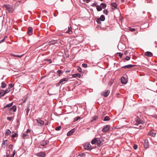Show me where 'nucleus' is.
Instances as JSON below:
<instances>
[{
	"instance_id": "nucleus-6",
	"label": "nucleus",
	"mask_w": 157,
	"mask_h": 157,
	"mask_svg": "<svg viewBox=\"0 0 157 157\" xmlns=\"http://www.w3.org/2000/svg\"><path fill=\"white\" fill-rule=\"evenodd\" d=\"M144 146V147L146 149L148 148L149 147V144L147 140L146 139L145 140Z\"/></svg>"
},
{
	"instance_id": "nucleus-46",
	"label": "nucleus",
	"mask_w": 157,
	"mask_h": 157,
	"mask_svg": "<svg viewBox=\"0 0 157 157\" xmlns=\"http://www.w3.org/2000/svg\"><path fill=\"white\" fill-rule=\"evenodd\" d=\"M129 28V30L131 32H134L136 30V29L134 28H132L131 27H130Z\"/></svg>"
},
{
	"instance_id": "nucleus-2",
	"label": "nucleus",
	"mask_w": 157,
	"mask_h": 157,
	"mask_svg": "<svg viewBox=\"0 0 157 157\" xmlns=\"http://www.w3.org/2000/svg\"><path fill=\"white\" fill-rule=\"evenodd\" d=\"M3 7L7 10L9 13H12L14 11L13 7L9 4L4 5Z\"/></svg>"
},
{
	"instance_id": "nucleus-52",
	"label": "nucleus",
	"mask_w": 157,
	"mask_h": 157,
	"mask_svg": "<svg viewBox=\"0 0 157 157\" xmlns=\"http://www.w3.org/2000/svg\"><path fill=\"white\" fill-rule=\"evenodd\" d=\"M117 54L118 55V56H119L121 58L122 57V56L123 55V54L121 53L120 52L117 53Z\"/></svg>"
},
{
	"instance_id": "nucleus-27",
	"label": "nucleus",
	"mask_w": 157,
	"mask_h": 157,
	"mask_svg": "<svg viewBox=\"0 0 157 157\" xmlns=\"http://www.w3.org/2000/svg\"><path fill=\"white\" fill-rule=\"evenodd\" d=\"M96 9L98 11H101L102 10L101 7L99 5L97 6Z\"/></svg>"
},
{
	"instance_id": "nucleus-55",
	"label": "nucleus",
	"mask_w": 157,
	"mask_h": 157,
	"mask_svg": "<svg viewBox=\"0 0 157 157\" xmlns=\"http://www.w3.org/2000/svg\"><path fill=\"white\" fill-rule=\"evenodd\" d=\"M83 0L84 1V2H86V3H89L90 1V0Z\"/></svg>"
},
{
	"instance_id": "nucleus-28",
	"label": "nucleus",
	"mask_w": 157,
	"mask_h": 157,
	"mask_svg": "<svg viewBox=\"0 0 157 157\" xmlns=\"http://www.w3.org/2000/svg\"><path fill=\"white\" fill-rule=\"evenodd\" d=\"M111 6L113 7L114 9L116 8L117 7V4L116 3H112L111 4Z\"/></svg>"
},
{
	"instance_id": "nucleus-43",
	"label": "nucleus",
	"mask_w": 157,
	"mask_h": 157,
	"mask_svg": "<svg viewBox=\"0 0 157 157\" xmlns=\"http://www.w3.org/2000/svg\"><path fill=\"white\" fill-rule=\"evenodd\" d=\"M97 2H95L94 3H93L92 5V6L93 7H95V6H96L97 7V6L98 5H97Z\"/></svg>"
},
{
	"instance_id": "nucleus-11",
	"label": "nucleus",
	"mask_w": 157,
	"mask_h": 157,
	"mask_svg": "<svg viewBox=\"0 0 157 157\" xmlns=\"http://www.w3.org/2000/svg\"><path fill=\"white\" fill-rule=\"evenodd\" d=\"M66 33L70 34L72 33V28L71 27H68V29L66 31Z\"/></svg>"
},
{
	"instance_id": "nucleus-20",
	"label": "nucleus",
	"mask_w": 157,
	"mask_h": 157,
	"mask_svg": "<svg viewBox=\"0 0 157 157\" xmlns=\"http://www.w3.org/2000/svg\"><path fill=\"white\" fill-rule=\"evenodd\" d=\"M17 107L16 106L14 105L13 106L12 108L10 109L9 110H12L13 112H15L16 111Z\"/></svg>"
},
{
	"instance_id": "nucleus-7",
	"label": "nucleus",
	"mask_w": 157,
	"mask_h": 157,
	"mask_svg": "<svg viewBox=\"0 0 157 157\" xmlns=\"http://www.w3.org/2000/svg\"><path fill=\"white\" fill-rule=\"evenodd\" d=\"M109 127L108 125H105L104 126L102 131L104 132H105L108 131L109 129Z\"/></svg>"
},
{
	"instance_id": "nucleus-63",
	"label": "nucleus",
	"mask_w": 157,
	"mask_h": 157,
	"mask_svg": "<svg viewBox=\"0 0 157 157\" xmlns=\"http://www.w3.org/2000/svg\"><path fill=\"white\" fill-rule=\"evenodd\" d=\"M27 41H28V43H29L30 42V40H27Z\"/></svg>"
},
{
	"instance_id": "nucleus-42",
	"label": "nucleus",
	"mask_w": 157,
	"mask_h": 157,
	"mask_svg": "<svg viewBox=\"0 0 157 157\" xmlns=\"http://www.w3.org/2000/svg\"><path fill=\"white\" fill-rule=\"evenodd\" d=\"M103 12L104 14L107 15L108 13V10L106 9H105L103 10Z\"/></svg>"
},
{
	"instance_id": "nucleus-15",
	"label": "nucleus",
	"mask_w": 157,
	"mask_h": 157,
	"mask_svg": "<svg viewBox=\"0 0 157 157\" xmlns=\"http://www.w3.org/2000/svg\"><path fill=\"white\" fill-rule=\"evenodd\" d=\"M28 33L30 35H31L33 33V29L31 27H29L28 29Z\"/></svg>"
},
{
	"instance_id": "nucleus-57",
	"label": "nucleus",
	"mask_w": 157,
	"mask_h": 157,
	"mask_svg": "<svg viewBox=\"0 0 157 157\" xmlns=\"http://www.w3.org/2000/svg\"><path fill=\"white\" fill-rule=\"evenodd\" d=\"M61 83V82H60V81H59V82L56 84V86H59Z\"/></svg>"
},
{
	"instance_id": "nucleus-18",
	"label": "nucleus",
	"mask_w": 157,
	"mask_h": 157,
	"mask_svg": "<svg viewBox=\"0 0 157 157\" xmlns=\"http://www.w3.org/2000/svg\"><path fill=\"white\" fill-rule=\"evenodd\" d=\"M69 78H64L62 79H60V82H61V83H62V84H63V82H66L68 81V80Z\"/></svg>"
},
{
	"instance_id": "nucleus-29",
	"label": "nucleus",
	"mask_w": 157,
	"mask_h": 157,
	"mask_svg": "<svg viewBox=\"0 0 157 157\" xmlns=\"http://www.w3.org/2000/svg\"><path fill=\"white\" fill-rule=\"evenodd\" d=\"M22 137L24 139H27L29 138V135L25 133L23 134Z\"/></svg>"
},
{
	"instance_id": "nucleus-62",
	"label": "nucleus",
	"mask_w": 157,
	"mask_h": 157,
	"mask_svg": "<svg viewBox=\"0 0 157 157\" xmlns=\"http://www.w3.org/2000/svg\"><path fill=\"white\" fill-rule=\"evenodd\" d=\"M7 38V36H5V37H4V38L3 39H4L5 40V39Z\"/></svg>"
},
{
	"instance_id": "nucleus-53",
	"label": "nucleus",
	"mask_w": 157,
	"mask_h": 157,
	"mask_svg": "<svg viewBox=\"0 0 157 157\" xmlns=\"http://www.w3.org/2000/svg\"><path fill=\"white\" fill-rule=\"evenodd\" d=\"M12 117H7V120L9 121H11L12 119Z\"/></svg>"
},
{
	"instance_id": "nucleus-17",
	"label": "nucleus",
	"mask_w": 157,
	"mask_h": 157,
	"mask_svg": "<svg viewBox=\"0 0 157 157\" xmlns=\"http://www.w3.org/2000/svg\"><path fill=\"white\" fill-rule=\"evenodd\" d=\"M11 56H13L15 57H17L18 58H20L22 57L23 56V54H22L21 55H15L13 54H11Z\"/></svg>"
},
{
	"instance_id": "nucleus-54",
	"label": "nucleus",
	"mask_w": 157,
	"mask_h": 157,
	"mask_svg": "<svg viewBox=\"0 0 157 157\" xmlns=\"http://www.w3.org/2000/svg\"><path fill=\"white\" fill-rule=\"evenodd\" d=\"M130 57L128 56H126L125 58V59L127 60H128L130 59Z\"/></svg>"
},
{
	"instance_id": "nucleus-64",
	"label": "nucleus",
	"mask_w": 157,
	"mask_h": 157,
	"mask_svg": "<svg viewBox=\"0 0 157 157\" xmlns=\"http://www.w3.org/2000/svg\"><path fill=\"white\" fill-rule=\"evenodd\" d=\"M43 12H45L46 13H47V11H46V10H44V11H43Z\"/></svg>"
},
{
	"instance_id": "nucleus-5",
	"label": "nucleus",
	"mask_w": 157,
	"mask_h": 157,
	"mask_svg": "<svg viewBox=\"0 0 157 157\" xmlns=\"http://www.w3.org/2000/svg\"><path fill=\"white\" fill-rule=\"evenodd\" d=\"M38 123V125L40 126H42L44 124V121L41 120L40 118H38L36 120Z\"/></svg>"
},
{
	"instance_id": "nucleus-58",
	"label": "nucleus",
	"mask_w": 157,
	"mask_h": 157,
	"mask_svg": "<svg viewBox=\"0 0 157 157\" xmlns=\"http://www.w3.org/2000/svg\"><path fill=\"white\" fill-rule=\"evenodd\" d=\"M47 61L49 63H51L52 62V60L51 59H48V60H47Z\"/></svg>"
},
{
	"instance_id": "nucleus-38",
	"label": "nucleus",
	"mask_w": 157,
	"mask_h": 157,
	"mask_svg": "<svg viewBox=\"0 0 157 157\" xmlns=\"http://www.w3.org/2000/svg\"><path fill=\"white\" fill-rule=\"evenodd\" d=\"M2 144L4 145L7 146L8 145L7 141V140H5L3 141L2 143Z\"/></svg>"
},
{
	"instance_id": "nucleus-41",
	"label": "nucleus",
	"mask_w": 157,
	"mask_h": 157,
	"mask_svg": "<svg viewBox=\"0 0 157 157\" xmlns=\"http://www.w3.org/2000/svg\"><path fill=\"white\" fill-rule=\"evenodd\" d=\"M80 117H75L74 119V122H75V121H77L79 119H80Z\"/></svg>"
},
{
	"instance_id": "nucleus-45",
	"label": "nucleus",
	"mask_w": 157,
	"mask_h": 157,
	"mask_svg": "<svg viewBox=\"0 0 157 157\" xmlns=\"http://www.w3.org/2000/svg\"><path fill=\"white\" fill-rule=\"evenodd\" d=\"M18 135L16 133H14L12 135L11 137L12 138H14L15 137H17V136Z\"/></svg>"
},
{
	"instance_id": "nucleus-37",
	"label": "nucleus",
	"mask_w": 157,
	"mask_h": 157,
	"mask_svg": "<svg viewBox=\"0 0 157 157\" xmlns=\"http://www.w3.org/2000/svg\"><path fill=\"white\" fill-rule=\"evenodd\" d=\"M25 110L26 111V115L27 116L28 115L29 113V111L30 109L28 107Z\"/></svg>"
},
{
	"instance_id": "nucleus-50",
	"label": "nucleus",
	"mask_w": 157,
	"mask_h": 157,
	"mask_svg": "<svg viewBox=\"0 0 157 157\" xmlns=\"http://www.w3.org/2000/svg\"><path fill=\"white\" fill-rule=\"evenodd\" d=\"M137 148V145L136 144H134L133 146V148L134 149L136 150Z\"/></svg>"
},
{
	"instance_id": "nucleus-32",
	"label": "nucleus",
	"mask_w": 157,
	"mask_h": 157,
	"mask_svg": "<svg viewBox=\"0 0 157 157\" xmlns=\"http://www.w3.org/2000/svg\"><path fill=\"white\" fill-rule=\"evenodd\" d=\"M110 117L108 116H106L105 117L104 119L103 120V121H106L110 120Z\"/></svg>"
},
{
	"instance_id": "nucleus-13",
	"label": "nucleus",
	"mask_w": 157,
	"mask_h": 157,
	"mask_svg": "<svg viewBox=\"0 0 157 157\" xmlns=\"http://www.w3.org/2000/svg\"><path fill=\"white\" fill-rule=\"evenodd\" d=\"M75 131V130L74 129H71L67 133V136H70L72 135L73 134L74 132Z\"/></svg>"
},
{
	"instance_id": "nucleus-44",
	"label": "nucleus",
	"mask_w": 157,
	"mask_h": 157,
	"mask_svg": "<svg viewBox=\"0 0 157 157\" xmlns=\"http://www.w3.org/2000/svg\"><path fill=\"white\" fill-rule=\"evenodd\" d=\"M77 69L78 71L79 72H81L82 71V69L79 67L78 66L77 67Z\"/></svg>"
},
{
	"instance_id": "nucleus-40",
	"label": "nucleus",
	"mask_w": 157,
	"mask_h": 157,
	"mask_svg": "<svg viewBox=\"0 0 157 157\" xmlns=\"http://www.w3.org/2000/svg\"><path fill=\"white\" fill-rule=\"evenodd\" d=\"M85 156V154L83 153H82L79 154L78 155V156H80V157H84Z\"/></svg>"
},
{
	"instance_id": "nucleus-23",
	"label": "nucleus",
	"mask_w": 157,
	"mask_h": 157,
	"mask_svg": "<svg viewBox=\"0 0 157 157\" xmlns=\"http://www.w3.org/2000/svg\"><path fill=\"white\" fill-rule=\"evenodd\" d=\"M11 133V131L9 129H7L6 130L5 135L6 136H8Z\"/></svg>"
},
{
	"instance_id": "nucleus-10",
	"label": "nucleus",
	"mask_w": 157,
	"mask_h": 157,
	"mask_svg": "<svg viewBox=\"0 0 157 157\" xmlns=\"http://www.w3.org/2000/svg\"><path fill=\"white\" fill-rule=\"evenodd\" d=\"M145 55L147 56L151 57L153 56L152 53L150 52L147 51L145 53Z\"/></svg>"
},
{
	"instance_id": "nucleus-21",
	"label": "nucleus",
	"mask_w": 157,
	"mask_h": 157,
	"mask_svg": "<svg viewBox=\"0 0 157 157\" xmlns=\"http://www.w3.org/2000/svg\"><path fill=\"white\" fill-rule=\"evenodd\" d=\"M13 102H11V103H10L9 104H8L4 106L3 109H5V108H6V107H11V106H12L13 105Z\"/></svg>"
},
{
	"instance_id": "nucleus-34",
	"label": "nucleus",
	"mask_w": 157,
	"mask_h": 157,
	"mask_svg": "<svg viewBox=\"0 0 157 157\" xmlns=\"http://www.w3.org/2000/svg\"><path fill=\"white\" fill-rule=\"evenodd\" d=\"M10 91V89L9 88H8L6 89L5 90H4V93H5V95L6 93H8Z\"/></svg>"
},
{
	"instance_id": "nucleus-31",
	"label": "nucleus",
	"mask_w": 157,
	"mask_h": 157,
	"mask_svg": "<svg viewBox=\"0 0 157 157\" xmlns=\"http://www.w3.org/2000/svg\"><path fill=\"white\" fill-rule=\"evenodd\" d=\"M98 118V117L97 116L93 117L92 118V120H91V121L92 122L94 121H95Z\"/></svg>"
},
{
	"instance_id": "nucleus-22",
	"label": "nucleus",
	"mask_w": 157,
	"mask_h": 157,
	"mask_svg": "<svg viewBox=\"0 0 157 157\" xmlns=\"http://www.w3.org/2000/svg\"><path fill=\"white\" fill-rule=\"evenodd\" d=\"M5 95L4 90H0V96L3 97Z\"/></svg>"
},
{
	"instance_id": "nucleus-49",
	"label": "nucleus",
	"mask_w": 157,
	"mask_h": 157,
	"mask_svg": "<svg viewBox=\"0 0 157 157\" xmlns=\"http://www.w3.org/2000/svg\"><path fill=\"white\" fill-rule=\"evenodd\" d=\"M82 66L86 68L87 67V65L86 63H84L82 64Z\"/></svg>"
},
{
	"instance_id": "nucleus-35",
	"label": "nucleus",
	"mask_w": 157,
	"mask_h": 157,
	"mask_svg": "<svg viewBox=\"0 0 157 157\" xmlns=\"http://www.w3.org/2000/svg\"><path fill=\"white\" fill-rule=\"evenodd\" d=\"M100 5L103 9H105L106 7V5L105 3H102Z\"/></svg>"
},
{
	"instance_id": "nucleus-9",
	"label": "nucleus",
	"mask_w": 157,
	"mask_h": 157,
	"mask_svg": "<svg viewBox=\"0 0 157 157\" xmlns=\"http://www.w3.org/2000/svg\"><path fill=\"white\" fill-rule=\"evenodd\" d=\"M101 140L102 139L100 138H97L96 143L98 145V147H100V145L101 144Z\"/></svg>"
},
{
	"instance_id": "nucleus-36",
	"label": "nucleus",
	"mask_w": 157,
	"mask_h": 157,
	"mask_svg": "<svg viewBox=\"0 0 157 157\" xmlns=\"http://www.w3.org/2000/svg\"><path fill=\"white\" fill-rule=\"evenodd\" d=\"M56 43V41L53 40V41H51L49 42L48 43L49 45H51V44H54L55 43Z\"/></svg>"
},
{
	"instance_id": "nucleus-14",
	"label": "nucleus",
	"mask_w": 157,
	"mask_h": 157,
	"mask_svg": "<svg viewBox=\"0 0 157 157\" xmlns=\"http://www.w3.org/2000/svg\"><path fill=\"white\" fill-rule=\"evenodd\" d=\"M134 65L132 64H128L122 67V68H130L133 67Z\"/></svg>"
},
{
	"instance_id": "nucleus-48",
	"label": "nucleus",
	"mask_w": 157,
	"mask_h": 157,
	"mask_svg": "<svg viewBox=\"0 0 157 157\" xmlns=\"http://www.w3.org/2000/svg\"><path fill=\"white\" fill-rule=\"evenodd\" d=\"M13 86H14L13 84H10L9 85V87H8V88H9L10 89L11 88H12Z\"/></svg>"
},
{
	"instance_id": "nucleus-12",
	"label": "nucleus",
	"mask_w": 157,
	"mask_h": 157,
	"mask_svg": "<svg viewBox=\"0 0 157 157\" xmlns=\"http://www.w3.org/2000/svg\"><path fill=\"white\" fill-rule=\"evenodd\" d=\"M37 155L40 157H44L45 156V154L44 152H41L38 153Z\"/></svg>"
},
{
	"instance_id": "nucleus-25",
	"label": "nucleus",
	"mask_w": 157,
	"mask_h": 157,
	"mask_svg": "<svg viewBox=\"0 0 157 157\" xmlns=\"http://www.w3.org/2000/svg\"><path fill=\"white\" fill-rule=\"evenodd\" d=\"M1 87L2 88H5L6 86V85L4 82H2L1 83Z\"/></svg>"
},
{
	"instance_id": "nucleus-61",
	"label": "nucleus",
	"mask_w": 157,
	"mask_h": 157,
	"mask_svg": "<svg viewBox=\"0 0 157 157\" xmlns=\"http://www.w3.org/2000/svg\"><path fill=\"white\" fill-rule=\"evenodd\" d=\"M70 72V70L66 71H65V72L66 73H69V72Z\"/></svg>"
},
{
	"instance_id": "nucleus-59",
	"label": "nucleus",
	"mask_w": 157,
	"mask_h": 157,
	"mask_svg": "<svg viewBox=\"0 0 157 157\" xmlns=\"http://www.w3.org/2000/svg\"><path fill=\"white\" fill-rule=\"evenodd\" d=\"M5 40L4 39H2V40L0 41V44L4 41Z\"/></svg>"
},
{
	"instance_id": "nucleus-4",
	"label": "nucleus",
	"mask_w": 157,
	"mask_h": 157,
	"mask_svg": "<svg viewBox=\"0 0 157 157\" xmlns=\"http://www.w3.org/2000/svg\"><path fill=\"white\" fill-rule=\"evenodd\" d=\"M110 93V91L109 90H106L103 91L101 93V95L105 97H107Z\"/></svg>"
},
{
	"instance_id": "nucleus-26",
	"label": "nucleus",
	"mask_w": 157,
	"mask_h": 157,
	"mask_svg": "<svg viewBox=\"0 0 157 157\" xmlns=\"http://www.w3.org/2000/svg\"><path fill=\"white\" fill-rule=\"evenodd\" d=\"M100 20H101V21H104L105 19V18L104 15H101L100 16V18H99Z\"/></svg>"
},
{
	"instance_id": "nucleus-39",
	"label": "nucleus",
	"mask_w": 157,
	"mask_h": 157,
	"mask_svg": "<svg viewBox=\"0 0 157 157\" xmlns=\"http://www.w3.org/2000/svg\"><path fill=\"white\" fill-rule=\"evenodd\" d=\"M101 21L100 20L99 18H97L96 19V21L98 24H100L101 23Z\"/></svg>"
},
{
	"instance_id": "nucleus-16",
	"label": "nucleus",
	"mask_w": 157,
	"mask_h": 157,
	"mask_svg": "<svg viewBox=\"0 0 157 157\" xmlns=\"http://www.w3.org/2000/svg\"><path fill=\"white\" fill-rule=\"evenodd\" d=\"M72 77L74 78L78 77L79 78H80L81 77V75L79 73H76L74 74H72Z\"/></svg>"
},
{
	"instance_id": "nucleus-8",
	"label": "nucleus",
	"mask_w": 157,
	"mask_h": 157,
	"mask_svg": "<svg viewBox=\"0 0 157 157\" xmlns=\"http://www.w3.org/2000/svg\"><path fill=\"white\" fill-rule=\"evenodd\" d=\"M121 82L124 84H126L127 82V79L125 77H122L121 78Z\"/></svg>"
},
{
	"instance_id": "nucleus-56",
	"label": "nucleus",
	"mask_w": 157,
	"mask_h": 157,
	"mask_svg": "<svg viewBox=\"0 0 157 157\" xmlns=\"http://www.w3.org/2000/svg\"><path fill=\"white\" fill-rule=\"evenodd\" d=\"M15 151L14 150L13 151V155L10 156V157H13L14 155H15Z\"/></svg>"
},
{
	"instance_id": "nucleus-60",
	"label": "nucleus",
	"mask_w": 157,
	"mask_h": 157,
	"mask_svg": "<svg viewBox=\"0 0 157 157\" xmlns=\"http://www.w3.org/2000/svg\"><path fill=\"white\" fill-rule=\"evenodd\" d=\"M30 132V130L29 129H28L27 130L26 132L27 133H29Z\"/></svg>"
},
{
	"instance_id": "nucleus-19",
	"label": "nucleus",
	"mask_w": 157,
	"mask_h": 157,
	"mask_svg": "<svg viewBox=\"0 0 157 157\" xmlns=\"http://www.w3.org/2000/svg\"><path fill=\"white\" fill-rule=\"evenodd\" d=\"M47 142L45 141H43L41 143V146L44 147L47 144Z\"/></svg>"
},
{
	"instance_id": "nucleus-30",
	"label": "nucleus",
	"mask_w": 157,
	"mask_h": 157,
	"mask_svg": "<svg viewBox=\"0 0 157 157\" xmlns=\"http://www.w3.org/2000/svg\"><path fill=\"white\" fill-rule=\"evenodd\" d=\"M97 140V138H95L94 139H93L91 141V144H95L96 143Z\"/></svg>"
},
{
	"instance_id": "nucleus-51",
	"label": "nucleus",
	"mask_w": 157,
	"mask_h": 157,
	"mask_svg": "<svg viewBox=\"0 0 157 157\" xmlns=\"http://www.w3.org/2000/svg\"><path fill=\"white\" fill-rule=\"evenodd\" d=\"M113 81L112 79H111L110 80V82L109 83V84L110 86H111L112 85L113 83Z\"/></svg>"
},
{
	"instance_id": "nucleus-24",
	"label": "nucleus",
	"mask_w": 157,
	"mask_h": 157,
	"mask_svg": "<svg viewBox=\"0 0 157 157\" xmlns=\"http://www.w3.org/2000/svg\"><path fill=\"white\" fill-rule=\"evenodd\" d=\"M156 134V133L155 132H153L152 131L150 132L149 133V135H150L153 137L155 136Z\"/></svg>"
},
{
	"instance_id": "nucleus-1",
	"label": "nucleus",
	"mask_w": 157,
	"mask_h": 157,
	"mask_svg": "<svg viewBox=\"0 0 157 157\" xmlns=\"http://www.w3.org/2000/svg\"><path fill=\"white\" fill-rule=\"evenodd\" d=\"M144 123V122L139 117H137L135 119L134 124L139 126V127H143L142 126L143 125Z\"/></svg>"
},
{
	"instance_id": "nucleus-47",
	"label": "nucleus",
	"mask_w": 157,
	"mask_h": 157,
	"mask_svg": "<svg viewBox=\"0 0 157 157\" xmlns=\"http://www.w3.org/2000/svg\"><path fill=\"white\" fill-rule=\"evenodd\" d=\"M61 128V126H58L55 129L56 131H59L60 130Z\"/></svg>"
},
{
	"instance_id": "nucleus-33",
	"label": "nucleus",
	"mask_w": 157,
	"mask_h": 157,
	"mask_svg": "<svg viewBox=\"0 0 157 157\" xmlns=\"http://www.w3.org/2000/svg\"><path fill=\"white\" fill-rule=\"evenodd\" d=\"M57 73L58 75L60 76L61 75V74L62 73V72L61 70H59L57 71Z\"/></svg>"
},
{
	"instance_id": "nucleus-3",
	"label": "nucleus",
	"mask_w": 157,
	"mask_h": 157,
	"mask_svg": "<svg viewBox=\"0 0 157 157\" xmlns=\"http://www.w3.org/2000/svg\"><path fill=\"white\" fill-rule=\"evenodd\" d=\"M83 145L85 150H91L93 148L89 143H85Z\"/></svg>"
}]
</instances>
